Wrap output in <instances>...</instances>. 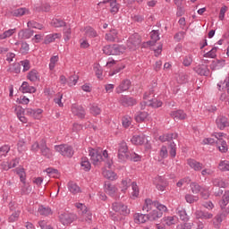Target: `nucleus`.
<instances>
[{"mask_svg": "<svg viewBox=\"0 0 229 229\" xmlns=\"http://www.w3.org/2000/svg\"><path fill=\"white\" fill-rule=\"evenodd\" d=\"M89 157L93 165H99L108 158V151L102 148H91L89 149Z\"/></svg>", "mask_w": 229, "mask_h": 229, "instance_id": "f257e3e1", "label": "nucleus"}, {"mask_svg": "<svg viewBox=\"0 0 229 229\" xmlns=\"http://www.w3.org/2000/svg\"><path fill=\"white\" fill-rule=\"evenodd\" d=\"M118 160L119 162H126L130 158V151H128V145L126 142L122 141L118 145Z\"/></svg>", "mask_w": 229, "mask_h": 229, "instance_id": "0eeeda50", "label": "nucleus"}, {"mask_svg": "<svg viewBox=\"0 0 229 229\" xmlns=\"http://www.w3.org/2000/svg\"><path fill=\"white\" fill-rule=\"evenodd\" d=\"M155 209L158 210V212H161L162 216H164V212H167V207H165V205L160 204L158 201H156Z\"/></svg>", "mask_w": 229, "mask_h": 229, "instance_id": "680f3d73", "label": "nucleus"}, {"mask_svg": "<svg viewBox=\"0 0 229 229\" xmlns=\"http://www.w3.org/2000/svg\"><path fill=\"white\" fill-rule=\"evenodd\" d=\"M150 38L151 40L147 42V44L148 46H155V43L160 40V33L158 32V30H152L150 32Z\"/></svg>", "mask_w": 229, "mask_h": 229, "instance_id": "7c9ffc66", "label": "nucleus"}, {"mask_svg": "<svg viewBox=\"0 0 229 229\" xmlns=\"http://www.w3.org/2000/svg\"><path fill=\"white\" fill-rule=\"evenodd\" d=\"M104 189H105L106 194H108V196H115L117 192V186L110 182H106L105 184Z\"/></svg>", "mask_w": 229, "mask_h": 229, "instance_id": "b1692460", "label": "nucleus"}, {"mask_svg": "<svg viewBox=\"0 0 229 229\" xmlns=\"http://www.w3.org/2000/svg\"><path fill=\"white\" fill-rule=\"evenodd\" d=\"M38 149H40L43 157H46L47 158H51L53 157L51 149L47 148L46 140H41L39 143L36 141L31 145L30 151H32V153H38Z\"/></svg>", "mask_w": 229, "mask_h": 229, "instance_id": "f03ea898", "label": "nucleus"}, {"mask_svg": "<svg viewBox=\"0 0 229 229\" xmlns=\"http://www.w3.org/2000/svg\"><path fill=\"white\" fill-rule=\"evenodd\" d=\"M112 208L113 210H114V212H118V214H121L122 216H128V214H130V209H128V206L121 202L113 203Z\"/></svg>", "mask_w": 229, "mask_h": 229, "instance_id": "9d476101", "label": "nucleus"}, {"mask_svg": "<svg viewBox=\"0 0 229 229\" xmlns=\"http://www.w3.org/2000/svg\"><path fill=\"white\" fill-rule=\"evenodd\" d=\"M192 64V55H187L184 57H182V64L184 67H189Z\"/></svg>", "mask_w": 229, "mask_h": 229, "instance_id": "6e6d98bb", "label": "nucleus"}, {"mask_svg": "<svg viewBox=\"0 0 229 229\" xmlns=\"http://www.w3.org/2000/svg\"><path fill=\"white\" fill-rule=\"evenodd\" d=\"M229 203V191H225L222 199L219 201L221 208H225Z\"/></svg>", "mask_w": 229, "mask_h": 229, "instance_id": "ea45409f", "label": "nucleus"}, {"mask_svg": "<svg viewBox=\"0 0 229 229\" xmlns=\"http://www.w3.org/2000/svg\"><path fill=\"white\" fill-rule=\"evenodd\" d=\"M106 3L110 4L111 13H117V12H119V4H117V0H104L103 2H100L99 4H106Z\"/></svg>", "mask_w": 229, "mask_h": 229, "instance_id": "412c9836", "label": "nucleus"}, {"mask_svg": "<svg viewBox=\"0 0 229 229\" xmlns=\"http://www.w3.org/2000/svg\"><path fill=\"white\" fill-rule=\"evenodd\" d=\"M106 40H108V42H121V38H119V32H117V30L114 29L106 33Z\"/></svg>", "mask_w": 229, "mask_h": 229, "instance_id": "dca6fc26", "label": "nucleus"}, {"mask_svg": "<svg viewBox=\"0 0 229 229\" xmlns=\"http://www.w3.org/2000/svg\"><path fill=\"white\" fill-rule=\"evenodd\" d=\"M84 33L86 37H89V38H94V37H98V32L91 28V27H86L84 29Z\"/></svg>", "mask_w": 229, "mask_h": 229, "instance_id": "79ce46f5", "label": "nucleus"}, {"mask_svg": "<svg viewBox=\"0 0 229 229\" xmlns=\"http://www.w3.org/2000/svg\"><path fill=\"white\" fill-rule=\"evenodd\" d=\"M10 153V146L4 145L0 148V158H3V157H6Z\"/></svg>", "mask_w": 229, "mask_h": 229, "instance_id": "e2e57ef3", "label": "nucleus"}, {"mask_svg": "<svg viewBox=\"0 0 229 229\" xmlns=\"http://www.w3.org/2000/svg\"><path fill=\"white\" fill-rule=\"evenodd\" d=\"M14 17H22L23 15H31V11L26 7H21L13 12Z\"/></svg>", "mask_w": 229, "mask_h": 229, "instance_id": "a878e982", "label": "nucleus"}, {"mask_svg": "<svg viewBox=\"0 0 229 229\" xmlns=\"http://www.w3.org/2000/svg\"><path fill=\"white\" fill-rule=\"evenodd\" d=\"M193 71L199 74V76H209L210 75V70L208 69V66L205 64H199L193 68Z\"/></svg>", "mask_w": 229, "mask_h": 229, "instance_id": "f8f14e48", "label": "nucleus"}, {"mask_svg": "<svg viewBox=\"0 0 229 229\" xmlns=\"http://www.w3.org/2000/svg\"><path fill=\"white\" fill-rule=\"evenodd\" d=\"M103 53L105 55H121L126 53V47L124 45H107L103 47Z\"/></svg>", "mask_w": 229, "mask_h": 229, "instance_id": "7ed1b4c3", "label": "nucleus"}, {"mask_svg": "<svg viewBox=\"0 0 229 229\" xmlns=\"http://www.w3.org/2000/svg\"><path fill=\"white\" fill-rule=\"evenodd\" d=\"M131 144H134L135 146H142V144H144V142H146V136H144L143 134L134 135L131 139Z\"/></svg>", "mask_w": 229, "mask_h": 229, "instance_id": "bb28decb", "label": "nucleus"}, {"mask_svg": "<svg viewBox=\"0 0 229 229\" xmlns=\"http://www.w3.org/2000/svg\"><path fill=\"white\" fill-rule=\"evenodd\" d=\"M190 187H191V191L193 194H199V192H201V189L203 188L197 182H191Z\"/></svg>", "mask_w": 229, "mask_h": 229, "instance_id": "603ef678", "label": "nucleus"}, {"mask_svg": "<svg viewBox=\"0 0 229 229\" xmlns=\"http://www.w3.org/2000/svg\"><path fill=\"white\" fill-rule=\"evenodd\" d=\"M168 152H167V147L165 146H163L159 151V158H158V161L161 162L162 159L164 158H167L168 157Z\"/></svg>", "mask_w": 229, "mask_h": 229, "instance_id": "4d7b16f0", "label": "nucleus"}, {"mask_svg": "<svg viewBox=\"0 0 229 229\" xmlns=\"http://www.w3.org/2000/svg\"><path fill=\"white\" fill-rule=\"evenodd\" d=\"M130 87H131V81H130V80H123L115 89L116 94H123V92H126V90L130 89Z\"/></svg>", "mask_w": 229, "mask_h": 229, "instance_id": "2eb2a0df", "label": "nucleus"}, {"mask_svg": "<svg viewBox=\"0 0 229 229\" xmlns=\"http://www.w3.org/2000/svg\"><path fill=\"white\" fill-rule=\"evenodd\" d=\"M156 201H152L151 199H146L142 206L143 212H150L155 209Z\"/></svg>", "mask_w": 229, "mask_h": 229, "instance_id": "5701e85b", "label": "nucleus"}, {"mask_svg": "<svg viewBox=\"0 0 229 229\" xmlns=\"http://www.w3.org/2000/svg\"><path fill=\"white\" fill-rule=\"evenodd\" d=\"M21 92L23 94H33L37 92V89L33 86H30V84L27 81H23L21 88H20Z\"/></svg>", "mask_w": 229, "mask_h": 229, "instance_id": "a211bd4d", "label": "nucleus"}, {"mask_svg": "<svg viewBox=\"0 0 229 229\" xmlns=\"http://www.w3.org/2000/svg\"><path fill=\"white\" fill-rule=\"evenodd\" d=\"M27 79L35 83L36 81H40V75L37 70H32L28 73Z\"/></svg>", "mask_w": 229, "mask_h": 229, "instance_id": "72a5a7b5", "label": "nucleus"}, {"mask_svg": "<svg viewBox=\"0 0 229 229\" xmlns=\"http://www.w3.org/2000/svg\"><path fill=\"white\" fill-rule=\"evenodd\" d=\"M94 72H95L97 78H98V80H101V78L103 76V70L101 69V66L99 64H96L94 66Z\"/></svg>", "mask_w": 229, "mask_h": 229, "instance_id": "0e129e2a", "label": "nucleus"}, {"mask_svg": "<svg viewBox=\"0 0 229 229\" xmlns=\"http://www.w3.org/2000/svg\"><path fill=\"white\" fill-rule=\"evenodd\" d=\"M15 173H16V174H18V176L20 178V182H21V183H24L26 182V171L24 170V168L17 167L15 169Z\"/></svg>", "mask_w": 229, "mask_h": 229, "instance_id": "4c0bfd02", "label": "nucleus"}, {"mask_svg": "<svg viewBox=\"0 0 229 229\" xmlns=\"http://www.w3.org/2000/svg\"><path fill=\"white\" fill-rule=\"evenodd\" d=\"M225 65H226V61L220 59L212 61L209 67L211 71H219V69H223Z\"/></svg>", "mask_w": 229, "mask_h": 229, "instance_id": "f3484780", "label": "nucleus"}, {"mask_svg": "<svg viewBox=\"0 0 229 229\" xmlns=\"http://www.w3.org/2000/svg\"><path fill=\"white\" fill-rule=\"evenodd\" d=\"M148 119V113L147 112H139L135 115V121L137 123H142Z\"/></svg>", "mask_w": 229, "mask_h": 229, "instance_id": "de8ad7c7", "label": "nucleus"}, {"mask_svg": "<svg viewBox=\"0 0 229 229\" xmlns=\"http://www.w3.org/2000/svg\"><path fill=\"white\" fill-rule=\"evenodd\" d=\"M51 26H54V28H63V26H65V21L63 20H60L58 18H54L51 21Z\"/></svg>", "mask_w": 229, "mask_h": 229, "instance_id": "09e8293b", "label": "nucleus"}, {"mask_svg": "<svg viewBox=\"0 0 229 229\" xmlns=\"http://www.w3.org/2000/svg\"><path fill=\"white\" fill-rule=\"evenodd\" d=\"M131 183V180H130L128 178L125 180H123L122 183H121L122 192H126V191H128V187H130Z\"/></svg>", "mask_w": 229, "mask_h": 229, "instance_id": "13d9d810", "label": "nucleus"}, {"mask_svg": "<svg viewBox=\"0 0 229 229\" xmlns=\"http://www.w3.org/2000/svg\"><path fill=\"white\" fill-rule=\"evenodd\" d=\"M72 114H73V115H76L80 119H83L85 117V109L81 106L73 104L72 106Z\"/></svg>", "mask_w": 229, "mask_h": 229, "instance_id": "ddd939ff", "label": "nucleus"}, {"mask_svg": "<svg viewBox=\"0 0 229 229\" xmlns=\"http://www.w3.org/2000/svg\"><path fill=\"white\" fill-rule=\"evenodd\" d=\"M187 164L191 169H194L195 171H201V169H203V164L194 159H188Z\"/></svg>", "mask_w": 229, "mask_h": 229, "instance_id": "2f4dec72", "label": "nucleus"}, {"mask_svg": "<svg viewBox=\"0 0 229 229\" xmlns=\"http://www.w3.org/2000/svg\"><path fill=\"white\" fill-rule=\"evenodd\" d=\"M18 37H20V38H31V37H33V30H21L18 33Z\"/></svg>", "mask_w": 229, "mask_h": 229, "instance_id": "a19ab883", "label": "nucleus"}, {"mask_svg": "<svg viewBox=\"0 0 229 229\" xmlns=\"http://www.w3.org/2000/svg\"><path fill=\"white\" fill-rule=\"evenodd\" d=\"M59 57L58 55H54L50 58V63H49V70L54 71L55 67H56V64L58 63Z\"/></svg>", "mask_w": 229, "mask_h": 229, "instance_id": "bf43d9fd", "label": "nucleus"}, {"mask_svg": "<svg viewBox=\"0 0 229 229\" xmlns=\"http://www.w3.org/2000/svg\"><path fill=\"white\" fill-rule=\"evenodd\" d=\"M28 28H34L35 30H44V26L35 21H30L27 23Z\"/></svg>", "mask_w": 229, "mask_h": 229, "instance_id": "864d4df0", "label": "nucleus"}, {"mask_svg": "<svg viewBox=\"0 0 229 229\" xmlns=\"http://www.w3.org/2000/svg\"><path fill=\"white\" fill-rule=\"evenodd\" d=\"M81 167L83 171L89 172L91 168L90 162L88 157H82L81 161Z\"/></svg>", "mask_w": 229, "mask_h": 229, "instance_id": "58836bf2", "label": "nucleus"}, {"mask_svg": "<svg viewBox=\"0 0 229 229\" xmlns=\"http://www.w3.org/2000/svg\"><path fill=\"white\" fill-rule=\"evenodd\" d=\"M102 174L105 178L111 180L112 182H114V180H117V174L113 171L104 169Z\"/></svg>", "mask_w": 229, "mask_h": 229, "instance_id": "e433bc0d", "label": "nucleus"}, {"mask_svg": "<svg viewBox=\"0 0 229 229\" xmlns=\"http://www.w3.org/2000/svg\"><path fill=\"white\" fill-rule=\"evenodd\" d=\"M154 97L155 94L153 93V90L146 92L143 97V104L147 106H152V108H160V106H162V101L153 99Z\"/></svg>", "mask_w": 229, "mask_h": 229, "instance_id": "39448f33", "label": "nucleus"}, {"mask_svg": "<svg viewBox=\"0 0 229 229\" xmlns=\"http://www.w3.org/2000/svg\"><path fill=\"white\" fill-rule=\"evenodd\" d=\"M216 126L219 130H225V128L229 126L228 118L223 115L218 116L216 118Z\"/></svg>", "mask_w": 229, "mask_h": 229, "instance_id": "6ab92c4d", "label": "nucleus"}, {"mask_svg": "<svg viewBox=\"0 0 229 229\" xmlns=\"http://www.w3.org/2000/svg\"><path fill=\"white\" fill-rule=\"evenodd\" d=\"M13 33H15V29H9L8 30H5L4 33L0 34V40L10 38Z\"/></svg>", "mask_w": 229, "mask_h": 229, "instance_id": "8fccbe9b", "label": "nucleus"}, {"mask_svg": "<svg viewBox=\"0 0 229 229\" xmlns=\"http://www.w3.org/2000/svg\"><path fill=\"white\" fill-rule=\"evenodd\" d=\"M185 199L187 203H196V201H198L199 199V197L198 196H194L192 194H186L185 195Z\"/></svg>", "mask_w": 229, "mask_h": 229, "instance_id": "052dcab7", "label": "nucleus"}, {"mask_svg": "<svg viewBox=\"0 0 229 229\" xmlns=\"http://www.w3.org/2000/svg\"><path fill=\"white\" fill-rule=\"evenodd\" d=\"M141 42L142 39L140 38V36L137 33H134L129 37L127 40V47L131 51H135V49H138V47H140Z\"/></svg>", "mask_w": 229, "mask_h": 229, "instance_id": "6e6552de", "label": "nucleus"}, {"mask_svg": "<svg viewBox=\"0 0 229 229\" xmlns=\"http://www.w3.org/2000/svg\"><path fill=\"white\" fill-rule=\"evenodd\" d=\"M38 212L40 214V216H44L45 217L53 215V210H51V208L49 207L40 206L38 209Z\"/></svg>", "mask_w": 229, "mask_h": 229, "instance_id": "f704fd0d", "label": "nucleus"}, {"mask_svg": "<svg viewBox=\"0 0 229 229\" xmlns=\"http://www.w3.org/2000/svg\"><path fill=\"white\" fill-rule=\"evenodd\" d=\"M163 221L166 226H173V225H176V223H178V217L176 216H165Z\"/></svg>", "mask_w": 229, "mask_h": 229, "instance_id": "c9c22d12", "label": "nucleus"}, {"mask_svg": "<svg viewBox=\"0 0 229 229\" xmlns=\"http://www.w3.org/2000/svg\"><path fill=\"white\" fill-rule=\"evenodd\" d=\"M26 115H29V117H32V119H42V114L44 110L38 108V109H33V108H27L25 110Z\"/></svg>", "mask_w": 229, "mask_h": 229, "instance_id": "9b49d317", "label": "nucleus"}, {"mask_svg": "<svg viewBox=\"0 0 229 229\" xmlns=\"http://www.w3.org/2000/svg\"><path fill=\"white\" fill-rule=\"evenodd\" d=\"M195 216L197 219H212V217H214V215H212L211 213L201 210H197L195 212Z\"/></svg>", "mask_w": 229, "mask_h": 229, "instance_id": "c756f323", "label": "nucleus"}, {"mask_svg": "<svg viewBox=\"0 0 229 229\" xmlns=\"http://www.w3.org/2000/svg\"><path fill=\"white\" fill-rule=\"evenodd\" d=\"M55 151L60 153L63 157H71L74 155V150H72V147L69 145H55Z\"/></svg>", "mask_w": 229, "mask_h": 229, "instance_id": "1a4fd4ad", "label": "nucleus"}, {"mask_svg": "<svg viewBox=\"0 0 229 229\" xmlns=\"http://www.w3.org/2000/svg\"><path fill=\"white\" fill-rule=\"evenodd\" d=\"M160 217H162V212L156 208L148 211V214H147V218L148 221H157L160 219Z\"/></svg>", "mask_w": 229, "mask_h": 229, "instance_id": "aec40b11", "label": "nucleus"}, {"mask_svg": "<svg viewBox=\"0 0 229 229\" xmlns=\"http://www.w3.org/2000/svg\"><path fill=\"white\" fill-rule=\"evenodd\" d=\"M76 208L79 210V215L81 216L79 221H92V212L89 210L87 206L83 203H75Z\"/></svg>", "mask_w": 229, "mask_h": 229, "instance_id": "20e7f679", "label": "nucleus"}, {"mask_svg": "<svg viewBox=\"0 0 229 229\" xmlns=\"http://www.w3.org/2000/svg\"><path fill=\"white\" fill-rule=\"evenodd\" d=\"M22 186H21V193L22 194H31V185H30V183H27L26 181L24 182H22Z\"/></svg>", "mask_w": 229, "mask_h": 229, "instance_id": "5fc2aeb1", "label": "nucleus"}, {"mask_svg": "<svg viewBox=\"0 0 229 229\" xmlns=\"http://www.w3.org/2000/svg\"><path fill=\"white\" fill-rule=\"evenodd\" d=\"M133 221L136 225H144L148 221V215L141 213H135L133 215Z\"/></svg>", "mask_w": 229, "mask_h": 229, "instance_id": "4be33fe9", "label": "nucleus"}, {"mask_svg": "<svg viewBox=\"0 0 229 229\" xmlns=\"http://www.w3.org/2000/svg\"><path fill=\"white\" fill-rule=\"evenodd\" d=\"M58 38H62V34H60V33L48 34L45 37L44 43L45 44H51Z\"/></svg>", "mask_w": 229, "mask_h": 229, "instance_id": "473e14b6", "label": "nucleus"}, {"mask_svg": "<svg viewBox=\"0 0 229 229\" xmlns=\"http://www.w3.org/2000/svg\"><path fill=\"white\" fill-rule=\"evenodd\" d=\"M200 196L204 199H208V198L210 197V191H208V188L207 187H202L201 191H200Z\"/></svg>", "mask_w": 229, "mask_h": 229, "instance_id": "69168bd1", "label": "nucleus"}, {"mask_svg": "<svg viewBox=\"0 0 229 229\" xmlns=\"http://www.w3.org/2000/svg\"><path fill=\"white\" fill-rule=\"evenodd\" d=\"M120 101L123 106H133L134 105H137V100L131 97H122Z\"/></svg>", "mask_w": 229, "mask_h": 229, "instance_id": "cd10ccee", "label": "nucleus"}, {"mask_svg": "<svg viewBox=\"0 0 229 229\" xmlns=\"http://www.w3.org/2000/svg\"><path fill=\"white\" fill-rule=\"evenodd\" d=\"M219 47H214L211 50L203 55L204 58H216L217 56V50Z\"/></svg>", "mask_w": 229, "mask_h": 229, "instance_id": "37998d69", "label": "nucleus"}, {"mask_svg": "<svg viewBox=\"0 0 229 229\" xmlns=\"http://www.w3.org/2000/svg\"><path fill=\"white\" fill-rule=\"evenodd\" d=\"M67 187H68V191L72 194H80V192H81V188H80V186H78V184L74 182H68Z\"/></svg>", "mask_w": 229, "mask_h": 229, "instance_id": "c85d7f7f", "label": "nucleus"}, {"mask_svg": "<svg viewBox=\"0 0 229 229\" xmlns=\"http://www.w3.org/2000/svg\"><path fill=\"white\" fill-rule=\"evenodd\" d=\"M131 189H132V191L131 193V199H136V198H139V194H140L139 186L137 185V182L131 183Z\"/></svg>", "mask_w": 229, "mask_h": 229, "instance_id": "c03bdc74", "label": "nucleus"}, {"mask_svg": "<svg viewBox=\"0 0 229 229\" xmlns=\"http://www.w3.org/2000/svg\"><path fill=\"white\" fill-rule=\"evenodd\" d=\"M216 144L221 153H226V151H228V144H226L225 140H220V141L216 142Z\"/></svg>", "mask_w": 229, "mask_h": 229, "instance_id": "a18cd8bd", "label": "nucleus"}, {"mask_svg": "<svg viewBox=\"0 0 229 229\" xmlns=\"http://www.w3.org/2000/svg\"><path fill=\"white\" fill-rule=\"evenodd\" d=\"M71 27L65 26L63 30L64 39L65 42H69L71 40Z\"/></svg>", "mask_w": 229, "mask_h": 229, "instance_id": "3c124183", "label": "nucleus"}, {"mask_svg": "<svg viewBox=\"0 0 229 229\" xmlns=\"http://www.w3.org/2000/svg\"><path fill=\"white\" fill-rule=\"evenodd\" d=\"M176 210L177 215L182 221H189V216L187 215V211H185V209L178 208Z\"/></svg>", "mask_w": 229, "mask_h": 229, "instance_id": "49530a36", "label": "nucleus"}, {"mask_svg": "<svg viewBox=\"0 0 229 229\" xmlns=\"http://www.w3.org/2000/svg\"><path fill=\"white\" fill-rule=\"evenodd\" d=\"M170 115L174 121H182L187 118V114L182 110L173 111L170 113Z\"/></svg>", "mask_w": 229, "mask_h": 229, "instance_id": "393cba45", "label": "nucleus"}, {"mask_svg": "<svg viewBox=\"0 0 229 229\" xmlns=\"http://www.w3.org/2000/svg\"><path fill=\"white\" fill-rule=\"evenodd\" d=\"M154 185H156L157 191H165V187H167V182L164 180L162 176H157L153 181Z\"/></svg>", "mask_w": 229, "mask_h": 229, "instance_id": "4468645a", "label": "nucleus"}, {"mask_svg": "<svg viewBox=\"0 0 229 229\" xmlns=\"http://www.w3.org/2000/svg\"><path fill=\"white\" fill-rule=\"evenodd\" d=\"M58 219L64 226H69V225L74 223L76 215L70 213L69 211H61L58 214Z\"/></svg>", "mask_w": 229, "mask_h": 229, "instance_id": "423d86ee", "label": "nucleus"}, {"mask_svg": "<svg viewBox=\"0 0 229 229\" xmlns=\"http://www.w3.org/2000/svg\"><path fill=\"white\" fill-rule=\"evenodd\" d=\"M218 168L220 169V171H229V161H221Z\"/></svg>", "mask_w": 229, "mask_h": 229, "instance_id": "338daca9", "label": "nucleus"}, {"mask_svg": "<svg viewBox=\"0 0 229 229\" xmlns=\"http://www.w3.org/2000/svg\"><path fill=\"white\" fill-rule=\"evenodd\" d=\"M90 114L93 115H99L101 114V108L96 105H92L91 107L89 108Z\"/></svg>", "mask_w": 229, "mask_h": 229, "instance_id": "774afa93", "label": "nucleus"}]
</instances>
